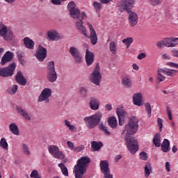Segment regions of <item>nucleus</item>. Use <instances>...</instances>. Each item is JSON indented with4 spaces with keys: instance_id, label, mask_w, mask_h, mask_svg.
Listing matches in <instances>:
<instances>
[{
    "instance_id": "1",
    "label": "nucleus",
    "mask_w": 178,
    "mask_h": 178,
    "mask_svg": "<svg viewBox=\"0 0 178 178\" xmlns=\"http://www.w3.org/2000/svg\"><path fill=\"white\" fill-rule=\"evenodd\" d=\"M138 130V119L136 117L129 118L128 124L125 125L124 129L122 131V134L126 133L124 141H126L127 147L131 154H134L138 151V142L136 138L130 137L136 134Z\"/></svg>"
},
{
    "instance_id": "2",
    "label": "nucleus",
    "mask_w": 178,
    "mask_h": 178,
    "mask_svg": "<svg viewBox=\"0 0 178 178\" xmlns=\"http://www.w3.org/2000/svg\"><path fill=\"white\" fill-rule=\"evenodd\" d=\"M102 119V113L97 112L96 113L89 117L84 118V122L88 129H95L99 125V129L102 131H104L106 136H111V131L108 129V127L104 124V122H101Z\"/></svg>"
},
{
    "instance_id": "3",
    "label": "nucleus",
    "mask_w": 178,
    "mask_h": 178,
    "mask_svg": "<svg viewBox=\"0 0 178 178\" xmlns=\"http://www.w3.org/2000/svg\"><path fill=\"white\" fill-rule=\"evenodd\" d=\"M83 19H79L76 22L75 27L81 34H83V35H84L86 38H90V42L92 44V45H97V42H98V36H97V32H95L94 27H92L91 24L88 22L87 23L90 30V35H87V29L84 27V26H83Z\"/></svg>"
},
{
    "instance_id": "4",
    "label": "nucleus",
    "mask_w": 178,
    "mask_h": 178,
    "mask_svg": "<svg viewBox=\"0 0 178 178\" xmlns=\"http://www.w3.org/2000/svg\"><path fill=\"white\" fill-rule=\"evenodd\" d=\"M91 162V159L88 156L81 157L77 161L76 165L74 167V173L75 178H83L84 173L87 172V166Z\"/></svg>"
},
{
    "instance_id": "5",
    "label": "nucleus",
    "mask_w": 178,
    "mask_h": 178,
    "mask_svg": "<svg viewBox=\"0 0 178 178\" xmlns=\"http://www.w3.org/2000/svg\"><path fill=\"white\" fill-rule=\"evenodd\" d=\"M67 9L70 12V16L74 20H84L87 19L86 12H80V9L76 7L74 1H70L67 5Z\"/></svg>"
},
{
    "instance_id": "6",
    "label": "nucleus",
    "mask_w": 178,
    "mask_h": 178,
    "mask_svg": "<svg viewBox=\"0 0 178 178\" xmlns=\"http://www.w3.org/2000/svg\"><path fill=\"white\" fill-rule=\"evenodd\" d=\"M157 80L161 83V81H165L166 76L162 75L165 74V76H169L170 77H175L178 73L177 70H172L169 68H160L157 70Z\"/></svg>"
},
{
    "instance_id": "7",
    "label": "nucleus",
    "mask_w": 178,
    "mask_h": 178,
    "mask_svg": "<svg viewBox=\"0 0 178 178\" xmlns=\"http://www.w3.org/2000/svg\"><path fill=\"white\" fill-rule=\"evenodd\" d=\"M47 79L49 83H55L58 80V74L55 70V62L50 61L47 64Z\"/></svg>"
},
{
    "instance_id": "8",
    "label": "nucleus",
    "mask_w": 178,
    "mask_h": 178,
    "mask_svg": "<svg viewBox=\"0 0 178 178\" xmlns=\"http://www.w3.org/2000/svg\"><path fill=\"white\" fill-rule=\"evenodd\" d=\"M0 35L6 41H12L15 40V35L10 29H8V27L5 25L0 26Z\"/></svg>"
},
{
    "instance_id": "9",
    "label": "nucleus",
    "mask_w": 178,
    "mask_h": 178,
    "mask_svg": "<svg viewBox=\"0 0 178 178\" xmlns=\"http://www.w3.org/2000/svg\"><path fill=\"white\" fill-rule=\"evenodd\" d=\"M15 70L16 63H13L8 67L0 69V76L1 77H11L13 74H15Z\"/></svg>"
},
{
    "instance_id": "10",
    "label": "nucleus",
    "mask_w": 178,
    "mask_h": 178,
    "mask_svg": "<svg viewBox=\"0 0 178 178\" xmlns=\"http://www.w3.org/2000/svg\"><path fill=\"white\" fill-rule=\"evenodd\" d=\"M102 80V75L99 72V65H97L91 74L90 81L95 86H100Z\"/></svg>"
},
{
    "instance_id": "11",
    "label": "nucleus",
    "mask_w": 178,
    "mask_h": 178,
    "mask_svg": "<svg viewBox=\"0 0 178 178\" xmlns=\"http://www.w3.org/2000/svg\"><path fill=\"white\" fill-rule=\"evenodd\" d=\"M51 95H52V90L48 88L43 89L38 98V102H44V104H49Z\"/></svg>"
},
{
    "instance_id": "12",
    "label": "nucleus",
    "mask_w": 178,
    "mask_h": 178,
    "mask_svg": "<svg viewBox=\"0 0 178 178\" xmlns=\"http://www.w3.org/2000/svg\"><path fill=\"white\" fill-rule=\"evenodd\" d=\"M69 52L72 58H74L75 63H81V62H83L81 53H80V50H79L76 47H70Z\"/></svg>"
},
{
    "instance_id": "13",
    "label": "nucleus",
    "mask_w": 178,
    "mask_h": 178,
    "mask_svg": "<svg viewBox=\"0 0 178 178\" xmlns=\"http://www.w3.org/2000/svg\"><path fill=\"white\" fill-rule=\"evenodd\" d=\"M47 49L42 45L40 44L35 53V56L39 62H44V59L47 58Z\"/></svg>"
},
{
    "instance_id": "14",
    "label": "nucleus",
    "mask_w": 178,
    "mask_h": 178,
    "mask_svg": "<svg viewBox=\"0 0 178 178\" xmlns=\"http://www.w3.org/2000/svg\"><path fill=\"white\" fill-rule=\"evenodd\" d=\"M51 41H59L63 40V35H60L56 30H49L47 34Z\"/></svg>"
},
{
    "instance_id": "15",
    "label": "nucleus",
    "mask_w": 178,
    "mask_h": 178,
    "mask_svg": "<svg viewBox=\"0 0 178 178\" xmlns=\"http://www.w3.org/2000/svg\"><path fill=\"white\" fill-rule=\"evenodd\" d=\"M116 113L119 119V125L123 126L124 124L126 116H127V112H126V111L121 107L116 109Z\"/></svg>"
},
{
    "instance_id": "16",
    "label": "nucleus",
    "mask_w": 178,
    "mask_h": 178,
    "mask_svg": "<svg viewBox=\"0 0 178 178\" xmlns=\"http://www.w3.org/2000/svg\"><path fill=\"white\" fill-rule=\"evenodd\" d=\"M163 46L167 47L168 48H173L177 47L178 45V38H167L163 40Z\"/></svg>"
},
{
    "instance_id": "17",
    "label": "nucleus",
    "mask_w": 178,
    "mask_h": 178,
    "mask_svg": "<svg viewBox=\"0 0 178 178\" xmlns=\"http://www.w3.org/2000/svg\"><path fill=\"white\" fill-rule=\"evenodd\" d=\"M122 2L121 9L127 12L131 11V9L134 8V3H136L134 0H122Z\"/></svg>"
},
{
    "instance_id": "18",
    "label": "nucleus",
    "mask_w": 178,
    "mask_h": 178,
    "mask_svg": "<svg viewBox=\"0 0 178 178\" xmlns=\"http://www.w3.org/2000/svg\"><path fill=\"white\" fill-rule=\"evenodd\" d=\"M127 13L129 14V23L131 27H134L137 25V23H138V15L132 10L127 12Z\"/></svg>"
},
{
    "instance_id": "19",
    "label": "nucleus",
    "mask_w": 178,
    "mask_h": 178,
    "mask_svg": "<svg viewBox=\"0 0 178 178\" xmlns=\"http://www.w3.org/2000/svg\"><path fill=\"white\" fill-rule=\"evenodd\" d=\"M100 169L104 175H111V170L109 169V163L108 161L105 160L100 161Z\"/></svg>"
},
{
    "instance_id": "20",
    "label": "nucleus",
    "mask_w": 178,
    "mask_h": 178,
    "mask_svg": "<svg viewBox=\"0 0 178 178\" xmlns=\"http://www.w3.org/2000/svg\"><path fill=\"white\" fill-rule=\"evenodd\" d=\"M16 111L19 116H22V118H24L26 120H31V118L30 117V115L27 112V111L24 108H23L22 106H17Z\"/></svg>"
},
{
    "instance_id": "21",
    "label": "nucleus",
    "mask_w": 178,
    "mask_h": 178,
    "mask_svg": "<svg viewBox=\"0 0 178 178\" xmlns=\"http://www.w3.org/2000/svg\"><path fill=\"white\" fill-rule=\"evenodd\" d=\"M15 81L20 86H26L27 84V79L23 75V72L22 71H18L15 76Z\"/></svg>"
},
{
    "instance_id": "22",
    "label": "nucleus",
    "mask_w": 178,
    "mask_h": 178,
    "mask_svg": "<svg viewBox=\"0 0 178 178\" xmlns=\"http://www.w3.org/2000/svg\"><path fill=\"white\" fill-rule=\"evenodd\" d=\"M94 53L90 51L88 49L86 50L85 59L87 64V66H91L94 63Z\"/></svg>"
},
{
    "instance_id": "23",
    "label": "nucleus",
    "mask_w": 178,
    "mask_h": 178,
    "mask_svg": "<svg viewBox=\"0 0 178 178\" xmlns=\"http://www.w3.org/2000/svg\"><path fill=\"white\" fill-rule=\"evenodd\" d=\"M13 53L10 52V51H6L1 58V65H6V63L10 62V60L13 59Z\"/></svg>"
},
{
    "instance_id": "24",
    "label": "nucleus",
    "mask_w": 178,
    "mask_h": 178,
    "mask_svg": "<svg viewBox=\"0 0 178 178\" xmlns=\"http://www.w3.org/2000/svg\"><path fill=\"white\" fill-rule=\"evenodd\" d=\"M133 102L137 106L143 105V94L141 92L135 93L133 95Z\"/></svg>"
},
{
    "instance_id": "25",
    "label": "nucleus",
    "mask_w": 178,
    "mask_h": 178,
    "mask_svg": "<svg viewBox=\"0 0 178 178\" xmlns=\"http://www.w3.org/2000/svg\"><path fill=\"white\" fill-rule=\"evenodd\" d=\"M90 108L92 111H97L99 109V101L95 97H91L89 102Z\"/></svg>"
},
{
    "instance_id": "26",
    "label": "nucleus",
    "mask_w": 178,
    "mask_h": 178,
    "mask_svg": "<svg viewBox=\"0 0 178 178\" xmlns=\"http://www.w3.org/2000/svg\"><path fill=\"white\" fill-rule=\"evenodd\" d=\"M24 44L28 49H34L35 43L33 40L29 37H26L23 39Z\"/></svg>"
},
{
    "instance_id": "27",
    "label": "nucleus",
    "mask_w": 178,
    "mask_h": 178,
    "mask_svg": "<svg viewBox=\"0 0 178 178\" xmlns=\"http://www.w3.org/2000/svg\"><path fill=\"white\" fill-rule=\"evenodd\" d=\"M161 150L163 152H169L170 151V142L168 139H164L161 145Z\"/></svg>"
},
{
    "instance_id": "28",
    "label": "nucleus",
    "mask_w": 178,
    "mask_h": 178,
    "mask_svg": "<svg viewBox=\"0 0 178 178\" xmlns=\"http://www.w3.org/2000/svg\"><path fill=\"white\" fill-rule=\"evenodd\" d=\"M9 130L14 134L15 136H19V127H17V124L16 123L13 122L10 124L9 125Z\"/></svg>"
},
{
    "instance_id": "29",
    "label": "nucleus",
    "mask_w": 178,
    "mask_h": 178,
    "mask_svg": "<svg viewBox=\"0 0 178 178\" xmlns=\"http://www.w3.org/2000/svg\"><path fill=\"white\" fill-rule=\"evenodd\" d=\"M103 145H104L102 144V143L101 141H99V142L92 141L91 143L92 151H93V152L99 151V149H101V148H102Z\"/></svg>"
},
{
    "instance_id": "30",
    "label": "nucleus",
    "mask_w": 178,
    "mask_h": 178,
    "mask_svg": "<svg viewBox=\"0 0 178 178\" xmlns=\"http://www.w3.org/2000/svg\"><path fill=\"white\" fill-rule=\"evenodd\" d=\"M108 126L111 127V129H116L118 127V120H116V117H111L108 120Z\"/></svg>"
},
{
    "instance_id": "31",
    "label": "nucleus",
    "mask_w": 178,
    "mask_h": 178,
    "mask_svg": "<svg viewBox=\"0 0 178 178\" xmlns=\"http://www.w3.org/2000/svg\"><path fill=\"white\" fill-rule=\"evenodd\" d=\"M122 84L125 88H130L132 86L131 79L129 76H125L122 79Z\"/></svg>"
},
{
    "instance_id": "32",
    "label": "nucleus",
    "mask_w": 178,
    "mask_h": 178,
    "mask_svg": "<svg viewBox=\"0 0 178 178\" xmlns=\"http://www.w3.org/2000/svg\"><path fill=\"white\" fill-rule=\"evenodd\" d=\"M151 173H152V166H151L150 163H147L145 166V177H149Z\"/></svg>"
},
{
    "instance_id": "33",
    "label": "nucleus",
    "mask_w": 178,
    "mask_h": 178,
    "mask_svg": "<svg viewBox=\"0 0 178 178\" xmlns=\"http://www.w3.org/2000/svg\"><path fill=\"white\" fill-rule=\"evenodd\" d=\"M58 168H60L61 172L64 176H66L67 177H69V170H67V167H66L63 163H59Z\"/></svg>"
},
{
    "instance_id": "34",
    "label": "nucleus",
    "mask_w": 178,
    "mask_h": 178,
    "mask_svg": "<svg viewBox=\"0 0 178 178\" xmlns=\"http://www.w3.org/2000/svg\"><path fill=\"white\" fill-rule=\"evenodd\" d=\"M153 143L155 147H161V134H156L153 139Z\"/></svg>"
},
{
    "instance_id": "35",
    "label": "nucleus",
    "mask_w": 178,
    "mask_h": 178,
    "mask_svg": "<svg viewBox=\"0 0 178 178\" xmlns=\"http://www.w3.org/2000/svg\"><path fill=\"white\" fill-rule=\"evenodd\" d=\"M58 149H59V147H58V146H56V145L48 146V151H49V154H51V155H52V156H54V154H56L57 153Z\"/></svg>"
},
{
    "instance_id": "36",
    "label": "nucleus",
    "mask_w": 178,
    "mask_h": 178,
    "mask_svg": "<svg viewBox=\"0 0 178 178\" xmlns=\"http://www.w3.org/2000/svg\"><path fill=\"white\" fill-rule=\"evenodd\" d=\"M102 3L98 2V1H94L93 2V8L97 12V13H99L101 12V9H102Z\"/></svg>"
},
{
    "instance_id": "37",
    "label": "nucleus",
    "mask_w": 178,
    "mask_h": 178,
    "mask_svg": "<svg viewBox=\"0 0 178 178\" xmlns=\"http://www.w3.org/2000/svg\"><path fill=\"white\" fill-rule=\"evenodd\" d=\"M22 152L25 155H27V156H30V155H31V153L30 152V149L29 148V145L26 143H24L22 145Z\"/></svg>"
},
{
    "instance_id": "38",
    "label": "nucleus",
    "mask_w": 178,
    "mask_h": 178,
    "mask_svg": "<svg viewBox=\"0 0 178 178\" xmlns=\"http://www.w3.org/2000/svg\"><path fill=\"white\" fill-rule=\"evenodd\" d=\"M110 51L111 52V54H113V55H116L117 52H118V49L116 48V42H111L110 43Z\"/></svg>"
},
{
    "instance_id": "39",
    "label": "nucleus",
    "mask_w": 178,
    "mask_h": 178,
    "mask_svg": "<svg viewBox=\"0 0 178 178\" xmlns=\"http://www.w3.org/2000/svg\"><path fill=\"white\" fill-rule=\"evenodd\" d=\"M134 39L131 37L127 38L126 39L122 40L123 44H125L127 48H129L131 44H133Z\"/></svg>"
},
{
    "instance_id": "40",
    "label": "nucleus",
    "mask_w": 178,
    "mask_h": 178,
    "mask_svg": "<svg viewBox=\"0 0 178 178\" xmlns=\"http://www.w3.org/2000/svg\"><path fill=\"white\" fill-rule=\"evenodd\" d=\"M54 158H56V159H65V154H63V152H60L58 149V151L53 156Z\"/></svg>"
},
{
    "instance_id": "41",
    "label": "nucleus",
    "mask_w": 178,
    "mask_h": 178,
    "mask_svg": "<svg viewBox=\"0 0 178 178\" xmlns=\"http://www.w3.org/2000/svg\"><path fill=\"white\" fill-rule=\"evenodd\" d=\"M0 147L3 148V149H8V142H6V139L5 138H2L1 139Z\"/></svg>"
},
{
    "instance_id": "42",
    "label": "nucleus",
    "mask_w": 178,
    "mask_h": 178,
    "mask_svg": "<svg viewBox=\"0 0 178 178\" xmlns=\"http://www.w3.org/2000/svg\"><path fill=\"white\" fill-rule=\"evenodd\" d=\"M80 94L82 97H86L88 94V90L84 87H81L79 89Z\"/></svg>"
},
{
    "instance_id": "43",
    "label": "nucleus",
    "mask_w": 178,
    "mask_h": 178,
    "mask_svg": "<svg viewBox=\"0 0 178 178\" xmlns=\"http://www.w3.org/2000/svg\"><path fill=\"white\" fill-rule=\"evenodd\" d=\"M145 110L147 111V114H148V117L149 118H151V113H152V109H151V104L149 103H145Z\"/></svg>"
},
{
    "instance_id": "44",
    "label": "nucleus",
    "mask_w": 178,
    "mask_h": 178,
    "mask_svg": "<svg viewBox=\"0 0 178 178\" xmlns=\"http://www.w3.org/2000/svg\"><path fill=\"white\" fill-rule=\"evenodd\" d=\"M157 123H158V126L159 127V132L161 133L162 131V128L163 127V120L161 119V118H158L157 119Z\"/></svg>"
},
{
    "instance_id": "45",
    "label": "nucleus",
    "mask_w": 178,
    "mask_h": 178,
    "mask_svg": "<svg viewBox=\"0 0 178 178\" xmlns=\"http://www.w3.org/2000/svg\"><path fill=\"white\" fill-rule=\"evenodd\" d=\"M166 111H167V115L168 116L169 120H172L173 116L172 115V110L170 109V107L167 106Z\"/></svg>"
},
{
    "instance_id": "46",
    "label": "nucleus",
    "mask_w": 178,
    "mask_h": 178,
    "mask_svg": "<svg viewBox=\"0 0 178 178\" xmlns=\"http://www.w3.org/2000/svg\"><path fill=\"white\" fill-rule=\"evenodd\" d=\"M19 88V86L17 85H13L11 87V90L8 91L9 94H16V92L17 91V89Z\"/></svg>"
},
{
    "instance_id": "47",
    "label": "nucleus",
    "mask_w": 178,
    "mask_h": 178,
    "mask_svg": "<svg viewBox=\"0 0 178 178\" xmlns=\"http://www.w3.org/2000/svg\"><path fill=\"white\" fill-rule=\"evenodd\" d=\"M140 159H143V161H147L148 159V154L145 152H142L140 153Z\"/></svg>"
},
{
    "instance_id": "48",
    "label": "nucleus",
    "mask_w": 178,
    "mask_h": 178,
    "mask_svg": "<svg viewBox=\"0 0 178 178\" xmlns=\"http://www.w3.org/2000/svg\"><path fill=\"white\" fill-rule=\"evenodd\" d=\"M39 175H40V173H38V171L37 170H33L30 175V177L35 178Z\"/></svg>"
},
{
    "instance_id": "49",
    "label": "nucleus",
    "mask_w": 178,
    "mask_h": 178,
    "mask_svg": "<svg viewBox=\"0 0 178 178\" xmlns=\"http://www.w3.org/2000/svg\"><path fill=\"white\" fill-rule=\"evenodd\" d=\"M167 66L170 67H175V69H178V64L172 62H168L166 63Z\"/></svg>"
},
{
    "instance_id": "50",
    "label": "nucleus",
    "mask_w": 178,
    "mask_h": 178,
    "mask_svg": "<svg viewBox=\"0 0 178 178\" xmlns=\"http://www.w3.org/2000/svg\"><path fill=\"white\" fill-rule=\"evenodd\" d=\"M149 2L152 6H156L157 5H159L161 0H149Z\"/></svg>"
},
{
    "instance_id": "51",
    "label": "nucleus",
    "mask_w": 178,
    "mask_h": 178,
    "mask_svg": "<svg viewBox=\"0 0 178 178\" xmlns=\"http://www.w3.org/2000/svg\"><path fill=\"white\" fill-rule=\"evenodd\" d=\"M171 54L172 56H175L176 58H178V50L177 49H172L171 50Z\"/></svg>"
},
{
    "instance_id": "52",
    "label": "nucleus",
    "mask_w": 178,
    "mask_h": 178,
    "mask_svg": "<svg viewBox=\"0 0 178 178\" xmlns=\"http://www.w3.org/2000/svg\"><path fill=\"white\" fill-rule=\"evenodd\" d=\"M67 145L70 149H74V143L67 141Z\"/></svg>"
},
{
    "instance_id": "53",
    "label": "nucleus",
    "mask_w": 178,
    "mask_h": 178,
    "mask_svg": "<svg viewBox=\"0 0 178 178\" xmlns=\"http://www.w3.org/2000/svg\"><path fill=\"white\" fill-rule=\"evenodd\" d=\"M156 47H158V48H160V49L163 48V40L161 41L157 42Z\"/></svg>"
},
{
    "instance_id": "54",
    "label": "nucleus",
    "mask_w": 178,
    "mask_h": 178,
    "mask_svg": "<svg viewBox=\"0 0 178 178\" xmlns=\"http://www.w3.org/2000/svg\"><path fill=\"white\" fill-rule=\"evenodd\" d=\"M145 56H147V54H145V53H141L138 54V59H139V60H142V59H144Z\"/></svg>"
},
{
    "instance_id": "55",
    "label": "nucleus",
    "mask_w": 178,
    "mask_h": 178,
    "mask_svg": "<svg viewBox=\"0 0 178 178\" xmlns=\"http://www.w3.org/2000/svg\"><path fill=\"white\" fill-rule=\"evenodd\" d=\"M51 2L53 5H62L60 0H51Z\"/></svg>"
},
{
    "instance_id": "56",
    "label": "nucleus",
    "mask_w": 178,
    "mask_h": 178,
    "mask_svg": "<svg viewBox=\"0 0 178 178\" xmlns=\"http://www.w3.org/2000/svg\"><path fill=\"white\" fill-rule=\"evenodd\" d=\"M165 170L166 172H170V163L165 162Z\"/></svg>"
},
{
    "instance_id": "57",
    "label": "nucleus",
    "mask_w": 178,
    "mask_h": 178,
    "mask_svg": "<svg viewBox=\"0 0 178 178\" xmlns=\"http://www.w3.org/2000/svg\"><path fill=\"white\" fill-rule=\"evenodd\" d=\"M83 149H84V145H81L75 148L74 151H76L77 152H80L81 151H83Z\"/></svg>"
},
{
    "instance_id": "58",
    "label": "nucleus",
    "mask_w": 178,
    "mask_h": 178,
    "mask_svg": "<svg viewBox=\"0 0 178 178\" xmlns=\"http://www.w3.org/2000/svg\"><path fill=\"white\" fill-rule=\"evenodd\" d=\"M106 111H112V104H107L105 106Z\"/></svg>"
},
{
    "instance_id": "59",
    "label": "nucleus",
    "mask_w": 178,
    "mask_h": 178,
    "mask_svg": "<svg viewBox=\"0 0 178 178\" xmlns=\"http://www.w3.org/2000/svg\"><path fill=\"white\" fill-rule=\"evenodd\" d=\"M17 58L18 59L23 58L24 53L22 52V51H17Z\"/></svg>"
},
{
    "instance_id": "60",
    "label": "nucleus",
    "mask_w": 178,
    "mask_h": 178,
    "mask_svg": "<svg viewBox=\"0 0 178 178\" xmlns=\"http://www.w3.org/2000/svg\"><path fill=\"white\" fill-rule=\"evenodd\" d=\"M101 2V3L102 4H105V3H109L110 2H112V1L113 0H98Z\"/></svg>"
},
{
    "instance_id": "61",
    "label": "nucleus",
    "mask_w": 178,
    "mask_h": 178,
    "mask_svg": "<svg viewBox=\"0 0 178 178\" xmlns=\"http://www.w3.org/2000/svg\"><path fill=\"white\" fill-rule=\"evenodd\" d=\"M162 58H163V59L169 60V59H170V56L167 55L166 54H163Z\"/></svg>"
},
{
    "instance_id": "62",
    "label": "nucleus",
    "mask_w": 178,
    "mask_h": 178,
    "mask_svg": "<svg viewBox=\"0 0 178 178\" xmlns=\"http://www.w3.org/2000/svg\"><path fill=\"white\" fill-rule=\"evenodd\" d=\"M121 158H122V154L117 155L115 159V162H119V161H120Z\"/></svg>"
},
{
    "instance_id": "63",
    "label": "nucleus",
    "mask_w": 178,
    "mask_h": 178,
    "mask_svg": "<svg viewBox=\"0 0 178 178\" xmlns=\"http://www.w3.org/2000/svg\"><path fill=\"white\" fill-rule=\"evenodd\" d=\"M70 131H74L76 129V127L74 125H70L68 127Z\"/></svg>"
},
{
    "instance_id": "64",
    "label": "nucleus",
    "mask_w": 178,
    "mask_h": 178,
    "mask_svg": "<svg viewBox=\"0 0 178 178\" xmlns=\"http://www.w3.org/2000/svg\"><path fill=\"white\" fill-rule=\"evenodd\" d=\"M64 123L65 124V126L67 127H69L71 124H70V121L67 120H64Z\"/></svg>"
}]
</instances>
